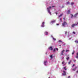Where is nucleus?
Instances as JSON below:
<instances>
[{"mask_svg":"<svg viewBox=\"0 0 78 78\" xmlns=\"http://www.w3.org/2000/svg\"><path fill=\"white\" fill-rule=\"evenodd\" d=\"M67 32L66 31H65V34H67Z\"/></svg>","mask_w":78,"mask_h":78,"instance_id":"nucleus-29","label":"nucleus"},{"mask_svg":"<svg viewBox=\"0 0 78 78\" xmlns=\"http://www.w3.org/2000/svg\"><path fill=\"white\" fill-rule=\"evenodd\" d=\"M45 23V22H43L42 23V24L41 26V27H44V24Z\"/></svg>","mask_w":78,"mask_h":78,"instance_id":"nucleus-5","label":"nucleus"},{"mask_svg":"<svg viewBox=\"0 0 78 78\" xmlns=\"http://www.w3.org/2000/svg\"><path fill=\"white\" fill-rule=\"evenodd\" d=\"M71 18H72L73 17V15L72 14H71Z\"/></svg>","mask_w":78,"mask_h":78,"instance_id":"nucleus-21","label":"nucleus"},{"mask_svg":"<svg viewBox=\"0 0 78 78\" xmlns=\"http://www.w3.org/2000/svg\"><path fill=\"white\" fill-rule=\"evenodd\" d=\"M58 42H61V40H59V41H58Z\"/></svg>","mask_w":78,"mask_h":78,"instance_id":"nucleus-34","label":"nucleus"},{"mask_svg":"<svg viewBox=\"0 0 78 78\" xmlns=\"http://www.w3.org/2000/svg\"><path fill=\"white\" fill-rule=\"evenodd\" d=\"M53 39L54 40V41H56V39L55 38H54V37H53Z\"/></svg>","mask_w":78,"mask_h":78,"instance_id":"nucleus-25","label":"nucleus"},{"mask_svg":"<svg viewBox=\"0 0 78 78\" xmlns=\"http://www.w3.org/2000/svg\"><path fill=\"white\" fill-rule=\"evenodd\" d=\"M63 73L62 74V76H66V71H63Z\"/></svg>","mask_w":78,"mask_h":78,"instance_id":"nucleus-3","label":"nucleus"},{"mask_svg":"<svg viewBox=\"0 0 78 78\" xmlns=\"http://www.w3.org/2000/svg\"><path fill=\"white\" fill-rule=\"evenodd\" d=\"M55 14H56V15H57V14H58V12H55Z\"/></svg>","mask_w":78,"mask_h":78,"instance_id":"nucleus-26","label":"nucleus"},{"mask_svg":"<svg viewBox=\"0 0 78 78\" xmlns=\"http://www.w3.org/2000/svg\"><path fill=\"white\" fill-rule=\"evenodd\" d=\"M76 58H78V52L76 53Z\"/></svg>","mask_w":78,"mask_h":78,"instance_id":"nucleus-14","label":"nucleus"},{"mask_svg":"<svg viewBox=\"0 0 78 78\" xmlns=\"http://www.w3.org/2000/svg\"><path fill=\"white\" fill-rule=\"evenodd\" d=\"M78 13H76L74 15V17H76L77 16V15H78Z\"/></svg>","mask_w":78,"mask_h":78,"instance_id":"nucleus-9","label":"nucleus"},{"mask_svg":"<svg viewBox=\"0 0 78 78\" xmlns=\"http://www.w3.org/2000/svg\"><path fill=\"white\" fill-rule=\"evenodd\" d=\"M75 42L77 44H78V41H77V40H75Z\"/></svg>","mask_w":78,"mask_h":78,"instance_id":"nucleus-16","label":"nucleus"},{"mask_svg":"<svg viewBox=\"0 0 78 78\" xmlns=\"http://www.w3.org/2000/svg\"><path fill=\"white\" fill-rule=\"evenodd\" d=\"M52 7L53 8V7H55V6H53Z\"/></svg>","mask_w":78,"mask_h":78,"instance_id":"nucleus-40","label":"nucleus"},{"mask_svg":"<svg viewBox=\"0 0 78 78\" xmlns=\"http://www.w3.org/2000/svg\"><path fill=\"white\" fill-rule=\"evenodd\" d=\"M72 67H73V66H72Z\"/></svg>","mask_w":78,"mask_h":78,"instance_id":"nucleus-41","label":"nucleus"},{"mask_svg":"<svg viewBox=\"0 0 78 78\" xmlns=\"http://www.w3.org/2000/svg\"><path fill=\"white\" fill-rule=\"evenodd\" d=\"M59 25V24H56L57 25Z\"/></svg>","mask_w":78,"mask_h":78,"instance_id":"nucleus-33","label":"nucleus"},{"mask_svg":"<svg viewBox=\"0 0 78 78\" xmlns=\"http://www.w3.org/2000/svg\"><path fill=\"white\" fill-rule=\"evenodd\" d=\"M64 57H63L62 58V59H64Z\"/></svg>","mask_w":78,"mask_h":78,"instance_id":"nucleus-38","label":"nucleus"},{"mask_svg":"<svg viewBox=\"0 0 78 78\" xmlns=\"http://www.w3.org/2000/svg\"><path fill=\"white\" fill-rule=\"evenodd\" d=\"M76 73H78V70L76 71Z\"/></svg>","mask_w":78,"mask_h":78,"instance_id":"nucleus-31","label":"nucleus"},{"mask_svg":"<svg viewBox=\"0 0 78 78\" xmlns=\"http://www.w3.org/2000/svg\"><path fill=\"white\" fill-rule=\"evenodd\" d=\"M71 61H70L68 62V64H70V63L71 62Z\"/></svg>","mask_w":78,"mask_h":78,"instance_id":"nucleus-23","label":"nucleus"},{"mask_svg":"<svg viewBox=\"0 0 78 78\" xmlns=\"http://www.w3.org/2000/svg\"><path fill=\"white\" fill-rule=\"evenodd\" d=\"M50 57H51V58H53V55H51L50 56Z\"/></svg>","mask_w":78,"mask_h":78,"instance_id":"nucleus-22","label":"nucleus"},{"mask_svg":"<svg viewBox=\"0 0 78 78\" xmlns=\"http://www.w3.org/2000/svg\"><path fill=\"white\" fill-rule=\"evenodd\" d=\"M68 14H70V10H69L68 11Z\"/></svg>","mask_w":78,"mask_h":78,"instance_id":"nucleus-17","label":"nucleus"},{"mask_svg":"<svg viewBox=\"0 0 78 78\" xmlns=\"http://www.w3.org/2000/svg\"><path fill=\"white\" fill-rule=\"evenodd\" d=\"M49 48L51 50H53V48H52V47L51 46Z\"/></svg>","mask_w":78,"mask_h":78,"instance_id":"nucleus-12","label":"nucleus"},{"mask_svg":"<svg viewBox=\"0 0 78 78\" xmlns=\"http://www.w3.org/2000/svg\"><path fill=\"white\" fill-rule=\"evenodd\" d=\"M63 69L65 70H67V69H66V67H64Z\"/></svg>","mask_w":78,"mask_h":78,"instance_id":"nucleus-19","label":"nucleus"},{"mask_svg":"<svg viewBox=\"0 0 78 78\" xmlns=\"http://www.w3.org/2000/svg\"><path fill=\"white\" fill-rule=\"evenodd\" d=\"M67 60H69V57H68L66 58Z\"/></svg>","mask_w":78,"mask_h":78,"instance_id":"nucleus-24","label":"nucleus"},{"mask_svg":"<svg viewBox=\"0 0 78 78\" xmlns=\"http://www.w3.org/2000/svg\"><path fill=\"white\" fill-rule=\"evenodd\" d=\"M60 20H61V21H62V20H61V19H60Z\"/></svg>","mask_w":78,"mask_h":78,"instance_id":"nucleus-35","label":"nucleus"},{"mask_svg":"<svg viewBox=\"0 0 78 78\" xmlns=\"http://www.w3.org/2000/svg\"><path fill=\"white\" fill-rule=\"evenodd\" d=\"M66 52H69V50H66Z\"/></svg>","mask_w":78,"mask_h":78,"instance_id":"nucleus-18","label":"nucleus"},{"mask_svg":"<svg viewBox=\"0 0 78 78\" xmlns=\"http://www.w3.org/2000/svg\"><path fill=\"white\" fill-rule=\"evenodd\" d=\"M69 3H70L69 2H67V5H68V4H69Z\"/></svg>","mask_w":78,"mask_h":78,"instance_id":"nucleus-27","label":"nucleus"},{"mask_svg":"<svg viewBox=\"0 0 78 78\" xmlns=\"http://www.w3.org/2000/svg\"><path fill=\"white\" fill-rule=\"evenodd\" d=\"M47 61H44V65L46 66V65H47L46 64V63H47Z\"/></svg>","mask_w":78,"mask_h":78,"instance_id":"nucleus-11","label":"nucleus"},{"mask_svg":"<svg viewBox=\"0 0 78 78\" xmlns=\"http://www.w3.org/2000/svg\"><path fill=\"white\" fill-rule=\"evenodd\" d=\"M77 68V67H76L75 68H73V69H72V70H73V71H75Z\"/></svg>","mask_w":78,"mask_h":78,"instance_id":"nucleus-6","label":"nucleus"},{"mask_svg":"<svg viewBox=\"0 0 78 78\" xmlns=\"http://www.w3.org/2000/svg\"><path fill=\"white\" fill-rule=\"evenodd\" d=\"M63 15V13L61 14L59 16V17H61V16H62Z\"/></svg>","mask_w":78,"mask_h":78,"instance_id":"nucleus-15","label":"nucleus"},{"mask_svg":"<svg viewBox=\"0 0 78 78\" xmlns=\"http://www.w3.org/2000/svg\"><path fill=\"white\" fill-rule=\"evenodd\" d=\"M65 62H62V64H64V63Z\"/></svg>","mask_w":78,"mask_h":78,"instance_id":"nucleus-30","label":"nucleus"},{"mask_svg":"<svg viewBox=\"0 0 78 78\" xmlns=\"http://www.w3.org/2000/svg\"><path fill=\"white\" fill-rule=\"evenodd\" d=\"M73 66H75V64H73Z\"/></svg>","mask_w":78,"mask_h":78,"instance_id":"nucleus-36","label":"nucleus"},{"mask_svg":"<svg viewBox=\"0 0 78 78\" xmlns=\"http://www.w3.org/2000/svg\"><path fill=\"white\" fill-rule=\"evenodd\" d=\"M51 8V6H50L49 7V8H47V9H48V12H49V13L50 14H51V12H50V9H50V8Z\"/></svg>","mask_w":78,"mask_h":78,"instance_id":"nucleus-2","label":"nucleus"},{"mask_svg":"<svg viewBox=\"0 0 78 78\" xmlns=\"http://www.w3.org/2000/svg\"><path fill=\"white\" fill-rule=\"evenodd\" d=\"M56 50H57V51H58V49L57 48H55L54 49V50H53V51L54 52H55V51H56Z\"/></svg>","mask_w":78,"mask_h":78,"instance_id":"nucleus-8","label":"nucleus"},{"mask_svg":"<svg viewBox=\"0 0 78 78\" xmlns=\"http://www.w3.org/2000/svg\"><path fill=\"white\" fill-rule=\"evenodd\" d=\"M73 34H75V32H73Z\"/></svg>","mask_w":78,"mask_h":78,"instance_id":"nucleus-28","label":"nucleus"},{"mask_svg":"<svg viewBox=\"0 0 78 78\" xmlns=\"http://www.w3.org/2000/svg\"><path fill=\"white\" fill-rule=\"evenodd\" d=\"M63 19H64V20H65V18H63Z\"/></svg>","mask_w":78,"mask_h":78,"instance_id":"nucleus-39","label":"nucleus"},{"mask_svg":"<svg viewBox=\"0 0 78 78\" xmlns=\"http://www.w3.org/2000/svg\"><path fill=\"white\" fill-rule=\"evenodd\" d=\"M67 25V23L65 21H64L62 24L63 27H65V25Z\"/></svg>","mask_w":78,"mask_h":78,"instance_id":"nucleus-1","label":"nucleus"},{"mask_svg":"<svg viewBox=\"0 0 78 78\" xmlns=\"http://www.w3.org/2000/svg\"><path fill=\"white\" fill-rule=\"evenodd\" d=\"M45 34H46V35H48V32H45L44 33Z\"/></svg>","mask_w":78,"mask_h":78,"instance_id":"nucleus-13","label":"nucleus"},{"mask_svg":"<svg viewBox=\"0 0 78 78\" xmlns=\"http://www.w3.org/2000/svg\"><path fill=\"white\" fill-rule=\"evenodd\" d=\"M74 4V3L73 2H71V5H73Z\"/></svg>","mask_w":78,"mask_h":78,"instance_id":"nucleus-20","label":"nucleus"},{"mask_svg":"<svg viewBox=\"0 0 78 78\" xmlns=\"http://www.w3.org/2000/svg\"><path fill=\"white\" fill-rule=\"evenodd\" d=\"M65 51V50H63L62 51L61 53V55H64V51Z\"/></svg>","mask_w":78,"mask_h":78,"instance_id":"nucleus-4","label":"nucleus"},{"mask_svg":"<svg viewBox=\"0 0 78 78\" xmlns=\"http://www.w3.org/2000/svg\"><path fill=\"white\" fill-rule=\"evenodd\" d=\"M76 25H77L76 24H73L72 25V27L73 28V27H75V26H76Z\"/></svg>","mask_w":78,"mask_h":78,"instance_id":"nucleus-7","label":"nucleus"},{"mask_svg":"<svg viewBox=\"0 0 78 78\" xmlns=\"http://www.w3.org/2000/svg\"><path fill=\"white\" fill-rule=\"evenodd\" d=\"M55 22H56V20H53L51 21V23H55Z\"/></svg>","mask_w":78,"mask_h":78,"instance_id":"nucleus-10","label":"nucleus"},{"mask_svg":"<svg viewBox=\"0 0 78 78\" xmlns=\"http://www.w3.org/2000/svg\"><path fill=\"white\" fill-rule=\"evenodd\" d=\"M73 61H74V62H75V61H76V60H74Z\"/></svg>","mask_w":78,"mask_h":78,"instance_id":"nucleus-37","label":"nucleus"},{"mask_svg":"<svg viewBox=\"0 0 78 78\" xmlns=\"http://www.w3.org/2000/svg\"><path fill=\"white\" fill-rule=\"evenodd\" d=\"M72 55H73V54H74V51L72 53Z\"/></svg>","mask_w":78,"mask_h":78,"instance_id":"nucleus-32","label":"nucleus"}]
</instances>
